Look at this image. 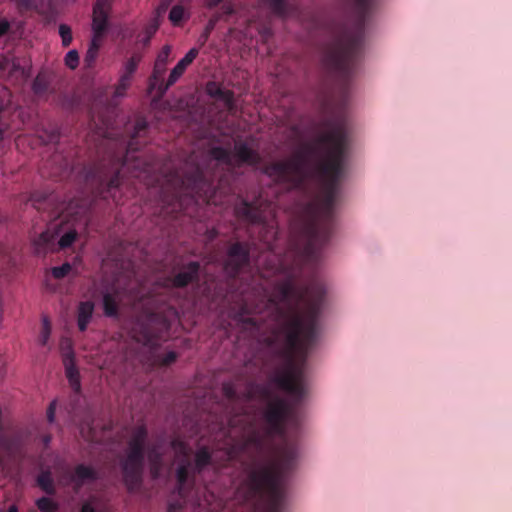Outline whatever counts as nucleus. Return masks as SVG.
<instances>
[{
    "instance_id": "1",
    "label": "nucleus",
    "mask_w": 512,
    "mask_h": 512,
    "mask_svg": "<svg viewBox=\"0 0 512 512\" xmlns=\"http://www.w3.org/2000/svg\"><path fill=\"white\" fill-rule=\"evenodd\" d=\"M325 132L303 142L286 160L266 164L262 172L276 184L302 189L312 179L321 185L309 204V219L300 239H290L284 254L278 251L279 230L273 203L261 194L252 201L239 198L237 218L256 226L259 240L271 252L262 277H274L272 288H254L252 298L243 299L234 319L244 330L259 335L263 365H305L317 340L318 318L325 297L322 283L303 285L302 271L314 268L334 227V205L347 150L344 116L323 121Z\"/></svg>"
},
{
    "instance_id": "2",
    "label": "nucleus",
    "mask_w": 512,
    "mask_h": 512,
    "mask_svg": "<svg viewBox=\"0 0 512 512\" xmlns=\"http://www.w3.org/2000/svg\"><path fill=\"white\" fill-rule=\"evenodd\" d=\"M255 395L265 404L262 417L267 435L247 413L232 416L228 421L231 444L226 459L230 462L242 455L250 459L247 477L235 494L247 512H282L286 476L295 467L298 455L296 445L285 437V423L293 416V405L269 384H251L246 399L250 401Z\"/></svg>"
},
{
    "instance_id": "3",
    "label": "nucleus",
    "mask_w": 512,
    "mask_h": 512,
    "mask_svg": "<svg viewBox=\"0 0 512 512\" xmlns=\"http://www.w3.org/2000/svg\"><path fill=\"white\" fill-rule=\"evenodd\" d=\"M147 130L148 122L146 119H137L124 155H113L109 158L108 163L102 161L84 168L85 183L96 197L111 198L119 203L116 193L125 170L129 171L133 177H140L142 173L148 174L153 171L152 160L144 159L135 154L139 150L138 139L144 137Z\"/></svg>"
},
{
    "instance_id": "4",
    "label": "nucleus",
    "mask_w": 512,
    "mask_h": 512,
    "mask_svg": "<svg viewBox=\"0 0 512 512\" xmlns=\"http://www.w3.org/2000/svg\"><path fill=\"white\" fill-rule=\"evenodd\" d=\"M375 0H350L355 18L352 31L345 32L323 56L325 67L343 82L349 80L360 59L366 19Z\"/></svg>"
},
{
    "instance_id": "5",
    "label": "nucleus",
    "mask_w": 512,
    "mask_h": 512,
    "mask_svg": "<svg viewBox=\"0 0 512 512\" xmlns=\"http://www.w3.org/2000/svg\"><path fill=\"white\" fill-rule=\"evenodd\" d=\"M212 184L199 164H187L182 171L174 170L166 176L160 192L161 211L176 218L186 213L185 205L194 202L211 190Z\"/></svg>"
},
{
    "instance_id": "6",
    "label": "nucleus",
    "mask_w": 512,
    "mask_h": 512,
    "mask_svg": "<svg viewBox=\"0 0 512 512\" xmlns=\"http://www.w3.org/2000/svg\"><path fill=\"white\" fill-rule=\"evenodd\" d=\"M147 440L146 426L144 424L137 425L131 432L126 448L119 456L123 482L129 492L137 491L142 484L146 453L154 476L158 475L162 467L163 454L156 445L146 451Z\"/></svg>"
},
{
    "instance_id": "7",
    "label": "nucleus",
    "mask_w": 512,
    "mask_h": 512,
    "mask_svg": "<svg viewBox=\"0 0 512 512\" xmlns=\"http://www.w3.org/2000/svg\"><path fill=\"white\" fill-rule=\"evenodd\" d=\"M168 329L169 324L165 316L148 309L137 316L131 334L138 343L156 348Z\"/></svg>"
},
{
    "instance_id": "8",
    "label": "nucleus",
    "mask_w": 512,
    "mask_h": 512,
    "mask_svg": "<svg viewBox=\"0 0 512 512\" xmlns=\"http://www.w3.org/2000/svg\"><path fill=\"white\" fill-rule=\"evenodd\" d=\"M250 249L247 243L235 242L230 245L224 263V270L231 277L235 278L241 271L249 267Z\"/></svg>"
},
{
    "instance_id": "9",
    "label": "nucleus",
    "mask_w": 512,
    "mask_h": 512,
    "mask_svg": "<svg viewBox=\"0 0 512 512\" xmlns=\"http://www.w3.org/2000/svg\"><path fill=\"white\" fill-rule=\"evenodd\" d=\"M171 446L172 448H174L183 455V459L180 461L176 469L177 488L179 493L181 494L182 490L184 489V487L186 486L190 479L191 473L193 474V466L188 458V447L185 442L178 439H174L171 442Z\"/></svg>"
},
{
    "instance_id": "10",
    "label": "nucleus",
    "mask_w": 512,
    "mask_h": 512,
    "mask_svg": "<svg viewBox=\"0 0 512 512\" xmlns=\"http://www.w3.org/2000/svg\"><path fill=\"white\" fill-rule=\"evenodd\" d=\"M199 54L197 48H191L186 55L178 61L176 66L171 70L166 83H161L158 86V98L161 99L167 90L173 86L184 74L187 67L196 59Z\"/></svg>"
},
{
    "instance_id": "11",
    "label": "nucleus",
    "mask_w": 512,
    "mask_h": 512,
    "mask_svg": "<svg viewBox=\"0 0 512 512\" xmlns=\"http://www.w3.org/2000/svg\"><path fill=\"white\" fill-rule=\"evenodd\" d=\"M201 265L198 261H190L184 264L181 269L171 278V284L175 288H185L190 284L200 281Z\"/></svg>"
},
{
    "instance_id": "12",
    "label": "nucleus",
    "mask_w": 512,
    "mask_h": 512,
    "mask_svg": "<svg viewBox=\"0 0 512 512\" xmlns=\"http://www.w3.org/2000/svg\"><path fill=\"white\" fill-rule=\"evenodd\" d=\"M113 0H96L93 6L92 27L96 32L107 30Z\"/></svg>"
},
{
    "instance_id": "13",
    "label": "nucleus",
    "mask_w": 512,
    "mask_h": 512,
    "mask_svg": "<svg viewBox=\"0 0 512 512\" xmlns=\"http://www.w3.org/2000/svg\"><path fill=\"white\" fill-rule=\"evenodd\" d=\"M233 152L238 165L247 164L250 166H257L262 161L260 154L243 141L235 142Z\"/></svg>"
},
{
    "instance_id": "14",
    "label": "nucleus",
    "mask_w": 512,
    "mask_h": 512,
    "mask_svg": "<svg viewBox=\"0 0 512 512\" xmlns=\"http://www.w3.org/2000/svg\"><path fill=\"white\" fill-rule=\"evenodd\" d=\"M205 91L209 97L222 101L229 110L234 107V93L224 89L220 83L208 81L205 86Z\"/></svg>"
},
{
    "instance_id": "15",
    "label": "nucleus",
    "mask_w": 512,
    "mask_h": 512,
    "mask_svg": "<svg viewBox=\"0 0 512 512\" xmlns=\"http://www.w3.org/2000/svg\"><path fill=\"white\" fill-rule=\"evenodd\" d=\"M98 479V472L92 467L85 464H78L75 466L72 473L69 474V480L77 488L82 487L88 481H95Z\"/></svg>"
},
{
    "instance_id": "16",
    "label": "nucleus",
    "mask_w": 512,
    "mask_h": 512,
    "mask_svg": "<svg viewBox=\"0 0 512 512\" xmlns=\"http://www.w3.org/2000/svg\"><path fill=\"white\" fill-rule=\"evenodd\" d=\"M121 302L122 298L118 290L104 293L102 299L104 315L110 318H118Z\"/></svg>"
},
{
    "instance_id": "17",
    "label": "nucleus",
    "mask_w": 512,
    "mask_h": 512,
    "mask_svg": "<svg viewBox=\"0 0 512 512\" xmlns=\"http://www.w3.org/2000/svg\"><path fill=\"white\" fill-rule=\"evenodd\" d=\"M63 364L65 367V374L66 377L70 383V386L75 392H78L80 390V379H79V372L75 366L74 363V356L73 352L69 351L64 355L63 358Z\"/></svg>"
},
{
    "instance_id": "18",
    "label": "nucleus",
    "mask_w": 512,
    "mask_h": 512,
    "mask_svg": "<svg viewBox=\"0 0 512 512\" xmlns=\"http://www.w3.org/2000/svg\"><path fill=\"white\" fill-rule=\"evenodd\" d=\"M95 305L92 301H81L77 307V326L81 332L86 331L93 317Z\"/></svg>"
},
{
    "instance_id": "19",
    "label": "nucleus",
    "mask_w": 512,
    "mask_h": 512,
    "mask_svg": "<svg viewBox=\"0 0 512 512\" xmlns=\"http://www.w3.org/2000/svg\"><path fill=\"white\" fill-rule=\"evenodd\" d=\"M166 72V64L159 63L155 61L153 71L148 80V92L153 93L156 92L155 98H158V86L161 83H165L163 80L164 74Z\"/></svg>"
},
{
    "instance_id": "20",
    "label": "nucleus",
    "mask_w": 512,
    "mask_h": 512,
    "mask_svg": "<svg viewBox=\"0 0 512 512\" xmlns=\"http://www.w3.org/2000/svg\"><path fill=\"white\" fill-rule=\"evenodd\" d=\"M212 463V455L208 447H201L195 454L193 466V478L196 474H200L208 465Z\"/></svg>"
},
{
    "instance_id": "21",
    "label": "nucleus",
    "mask_w": 512,
    "mask_h": 512,
    "mask_svg": "<svg viewBox=\"0 0 512 512\" xmlns=\"http://www.w3.org/2000/svg\"><path fill=\"white\" fill-rule=\"evenodd\" d=\"M92 31H93V38L91 40L89 49L85 55V62L88 66H91L95 62V60L98 56L100 46H101L102 37L107 30H102L101 32H96V30L92 27Z\"/></svg>"
},
{
    "instance_id": "22",
    "label": "nucleus",
    "mask_w": 512,
    "mask_h": 512,
    "mask_svg": "<svg viewBox=\"0 0 512 512\" xmlns=\"http://www.w3.org/2000/svg\"><path fill=\"white\" fill-rule=\"evenodd\" d=\"M36 483L47 495L53 496L56 494V487L50 469L42 470L37 475Z\"/></svg>"
},
{
    "instance_id": "23",
    "label": "nucleus",
    "mask_w": 512,
    "mask_h": 512,
    "mask_svg": "<svg viewBox=\"0 0 512 512\" xmlns=\"http://www.w3.org/2000/svg\"><path fill=\"white\" fill-rule=\"evenodd\" d=\"M208 154L220 163L228 166L233 164V154L229 147L214 146L209 149Z\"/></svg>"
},
{
    "instance_id": "24",
    "label": "nucleus",
    "mask_w": 512,
    "mask_h": 512,
    "mask_svg": "<svg viewBox=\"0 0 512 512\" xmlns=\"http://www.w3.org/2000/svg\"><path fill=\"white\" fill-rule=\"evenodd\" d=\"M56 234L59 235L58 245L60 249L69 248L78 237L77 230L71 227L66 231L60 228L56 231Z\"/></svg>"
},
{
    "instance_id": "25",
    "label": "nucleus",
    "mask_w": 512,
    "mask_h": 512,
    "mask_svg": "<svg viewBox=\"0 0 512 512\" xmlns=\"http://www.w3.org/2000/svg\"><path fill=\"white\" fill-rule=\"evenodd\" d=\"M132 77L127 75H120V78L117 84L114 86L113 98L111 99V104H114L117 98L124 97L126 95V91L131 86Z\"/></svg>"
},
{
    "instance_id": "26",
    "label": "nucleus",
    "mask_w": 512,
    "mask_h": 512,
    "mask_svg": "<svg viewBox=\"0 0 512 512\" xmlns=\"http://www.w3.org/2000/svg\"><path fill=\"white\" fill-rule=\"evenodd\" d=\"M142 60V55L134 53L123 65L121 74L127 75L133 78L134 73L137 70L139 63Z\"/></svg>"
},
{
    "instance_id": "27",
    "label": "nucleus",
    "mask_w": 512,
    "mask_h": 512,
    "mask_svg": "<svg viewBox=\"0 0 512 512\" xmlns=\"http://www.w3.org/2000/svg\"><path fill=\"white\" fill-rule=\"evenodd\" d=\"M157 30L158 24L156 21L148 23L145 26L143 32L138 35V41L142 43L144 46L149 45L151 38L154 36Z\"/></svg>"
},
{
    "instance_id": "28",
    "label": "nucleus",
    "mask_w": 512,
    "mask_h": 512,
    "mask_svg": "<svg viewBox=\"0 0 512 512\" xmlns=\"http://www.w3.org/2000/svg\"><path fill=\"white\" fill-rule=\"evenodd\" d=\"M32 11L43 16H49L53 12V4L50 0H32Z\"/></svg>"
},
{
    "instance_id": "29",
    "label": "nucleus",
    "mask_w": 512,
    "mask_h": 512,
    "mask_svg": "<svg viewBox=\"0 0 512 512\" xmlns=\"http://www.w3.org/2000/svg\"><path fill=\"white\" fill-rule=\"evenodd\" d=\"M35 504H36V507L41 512H58L59 511L58 503L49 497H41L36 500Z\"/></svg>"
},
{
    "instance_id": "30",
    "label": "nucleus",
    "mask_w": 512,
    "mask_h": 512,
    "mask_svg": "<svg viewBox=\"0 0 512 512\" xmlns=\"http://www.w3.org/2000/svg\"><path fill=\"white\" fill-rule=\"evenodd\" d=\"M49 85L48 79L44 75L39 74L32 83V90L36 95L41 96L48 91Z\"/></svg>"
},
{
    "instance_id": "31",
    "label": "nucleus",
    "mask_w": 512,
    "mask_h": 512,
    "mask_svg": "<svg viewBox=\"0 0 512 512\" xmlns=\"http://www.w3.org/2000/svg\"><path fill=\"white\" fill-rule=\"evenodd\" d=\"M59 35L61 37V40H62V45L64 47H68L71 42H72V30L70 28V26H68L67 24H60L59 25Z\"/></svg>"
},
{
    "instance_id": "32",
    "label": "nucleus",
    "mask_w": 512,
    "mask_h": 512,
    "mask_svg": "<svg viewBox=\"0 0 512 512\" xmlns=\"http://www.w3.org/2000/svg\"><path fill=\"white\" fill-rule=\"evenodd\" d=\"M72 270V265L69 262H65L61 266L53 267L51 273L55 279H62L67 276Z\"/></svg>"
},
{
    "instance_id": "33",
    "label": "nucleus",
    "mask_w": 512,
    "mask_h": 512,
    "mask_svg": "<svg viewBox=\"0 0 512 512\" xmlns=\"http://www.w3.org/2000/svg\"><path fill=\"white\" fill-rule=\"evenodd\" d=\"M184 8L180 5H175L169 12V20L174 25H179L184 17Z\"/></svg>"
},
{
    "instance_id": "34",
    "label": "nucleus",
    "mask_w": 512,
    "mask_h": 512,
    "mask_svg": "<svg viewBox=\"0 0 512 512\" xmlns=\"http://www.w3.org/2000/svg\"><path fill=\"white\" fill-rule=\"evenodd\" d=\"M65 65L70 69H76L79 65V54L76 50H70L65 56Z\"/></svg>"
},
{
    "instance_id": "35",
    "label": "nucleus",
    "mask_w": 512,
    "mask_h": 512,
    "mask_svg": "<svg viewBox=\"0 0 512 512\" xmlns=\"http://www.w3.org/2000/svg\"><path fill=\"white\" fill-rule=\"evenodd\" d=\"M50 332H51L50 323L47 320V318H44L43 319V324H42L41 334H40V337H39V342H40L41 345H46L47 344L48 339L50 337Z\"/></svg>"
},
{
    "instance_id": "36",
    "label": "nucleus",
    "mask_w": 512,
    "mask_h": 512,
    "mask_svg": "<svg viewBox=\"0 0 512 512\" xmlns=\"http://www.w3.org/2000/svg\"><path fill=\"white\" fill-rule=\"evenodd\" d=\"M271 9L278 15H284L287 10L286 0H270Z\"/></svg>"
},
{
    "instance_id": "37",
    "label": "nucleus",
    "mask_w": 512,
    "mask_h": 512,
    "mask_svg": "<svg viewBox=\"0 0 512 512\" xmlns=\"http://www.w3.org/2000/svg\"><path fill=\"white\" fill-rule=\"evenodd\" d=\"M223 392H224V395L229 400H236L238 398L237 391H236L235 387L230 383H226L223 385Z\"/></svg>"
},
{
    "instance_id": "38",
    "label": "nucleus",
    "mask_w": 512,
    "mask_h": 512,
    "mask_svg": "<svg viewBox=\"0 0 512 512\" xmlns=\"http://www.w3.org/2000/svg\"><path fill=\"white\" fill-rule=\"evenodd\" d=\"M176 359H177V353L174 351H170V352L166 353L165 355H163L159 361L162 366H169L170 364L174 363L176 361Z\"/></svg>"
},
{
    "instance_id": "39",
    "label": "nucleus",
    "mask_w": 512,
    "mask_h": 512,
    "mask_svg": "<svg viewBox=\"0 0 512 512\" xmlns=\"http://www.w3.org/2000/svg\"><path fill=\"white\" fill-rule=\"evenodd\" d=\"M169 54H170L169 46L163 47L162 51L157 56L156 62L166 64Z\"/></svg>"
},
{
    "instance_id": "40",
    "label": "nucleus",
    "mask_w": 512,
    "mask_h": 512,
    "mask_svg": "<svg viewBox=\"0 0 512 512\" xmlns=\"http://www.w3.org/2000/svg\"><path fill=\"white\" fill-rule=\"evenodd\" d=\"M32 0H17V7L20 11H32Z\"/></svg>"
},
{
    "instance_id": "41",
    "label": "nucleus",
    "mask_w": 512,
    "mask_h": 512,
    "mask_svg": "<svg viewBox=\"0 0 512 512\" xmlns=\"http://www.w3.org/2000/svg\"><path fill=\"white\" fill-rule=\"evenodd\" d=\"M10 22L5 18H0V38L8 33L10 30Z\"/></svg>"
},
{
    "instance_id": "42",
    "label": "nucleus",
    "mask_w": 512,
    "mask_h": 512,
    "mask_svg": "<svg viewBox=\"0 0 512 512\" xmlns=\"http://www.w3.org/2000/svg\"><path fill=\"white\" fill-rule=\"evenodd\" d=\"M56 402L52 401L47 409V420L49 423H53L55 420Z\"/></svg>"
},
{
    "instance_id": "43",
    "label": "nucleus",
    "mask_w": 512,
    "mask_h": 512,
    "mask_svg": "<svg viewBox=\"0 0 512 512\" xmlns=\"http://www.w3.org/2000/svg\"><path fill=\"white\" fill-rule=\"evenodd\" d=\"M60 134L56 128L52 129L47 137V143H56L59 140Z\"/></svg>"
},
{
    "instance_id": "44",
    "label": "nucleus",
    "mask_w": 512,
    "mask_h": 512,
    "mask_svg": "<svg viewBox=\"0 0 512 512\" xmlns=\"http://www.w3.org/2000/svg\"><path fill=\"white\" fill-rule=\"evenodd\" d=\"M218 236V231L215 228L207 229L206 238L208 241H213Z\"/></svg>"
},
{
    "instance_id": "45",
    "label": "nucleus",
    "mask_w": 512,
    "mask_h": 512,
    "mask_svg": "<svg viewBox=\"0 0 512 512\" xmlns=\"http://www.w3.org/2000/svg\"><path fill=\"white\" fill-rule=\"evenodd\" d=\"M51 238L52 236H50L48 232H43L39 237V241L45 245H49Z\"/></svg>"
},
{
    "instance_id": "46",
    "label": "nucleus",
    "mask_w": 512,
    "mask_h": 512,
    "mask_svg": "<svg viewBox=\"0 0 512 512\" xmlns=\"http://www.w3.org/2000/svg\"><path fill=\"white\" fill-rule=\"evenodd\" d=\"M80 214V211H61L60 216H62L63 219L66 218L67 216H73L76 218Z\"/></svg>"
},
{
    "instance_id": "47",
    "label": "nucleus",
    "mask_w": 512,
    "mask_h": 512,
    "mask_svg": "<svg viewBox=\"0 0 512 512\" xmlns=\"http://www.w3.org/2000/svg\"><path fill=\"white\" fill-rule=\"evenodd\" d=\"M81 512H96V510L90 503H84L81 507Z\"/></svg>"
},
{
    "instance_id": "48",
    "label": "nucleus",
    "mask_w": 512,
    "mask_h": 512,
    "mask_svg": "<svg viewBox=\"0 0 512 512\" xmlns=\"http://www.w3.org/2000/svg\"><path fill=\"white\" fill-rule=\"evenodd\" d=\"M168 512H181V508L177 503H170L168 506Z\"/></svg>"
},
{
    "instance_id": "49",
    "label": "nucleus",
    "mask_w": 512,
    "mask_h": 512,
    "mask_svg": "<svg viewBox=\"0 0 512 512\" xmlns=\"http://www.w3.org/2000/svg\"><path fill=\"white\" fill-rule=\"evenodd\" d=\"M223 0H208V7L209 8H214V7H217Z\"/></svg>"
},
{
    "instance_id": "50",
    "label": "nucleus",
    "mask_w": 512,
    "mask_h": 512,
    "mask_svg": "<svg viewBox=\"0 0 512 512\" xmlns=\"http://www.w3.org/2000/svg\"><path fill=\"white\" fill-rule=\"evenodd\" d=\"M213 28L212 25H209L206 30H205V33L203 35V43L207 40L208 36H209V33L211 31V29Z\"/></svg>"
},
{
    "instance_id": "51",
    "label": "nucleus",
    "mask_w": 512,
    "mask_h": 512,
    "mask_svg": "<svg viewBox=\"0 0 512 512\" xmlns=\"http://www.w3.org/2000/svg\"><path fill=\"white\" fill-rule=\"evenodd\" d=\"M7 512H18V508L16 505H11Z\"/></svg>"
},
{
    "instance_id": "52",
    "label": "nucleus",
    "mask_w": 512,
    "mask_h": 512,
    "mask_svg": "<svg viewBox=\"0 0 512 512\" xmlns=\"http://www.w3.org/2000/svg\"><path fill=\"white\" fill-rule=\"evenodd\" d=\"M233 12V9L231 7L227 8L226 9V13L227 14H231Z\"/></svg>"
}]
</instances>
